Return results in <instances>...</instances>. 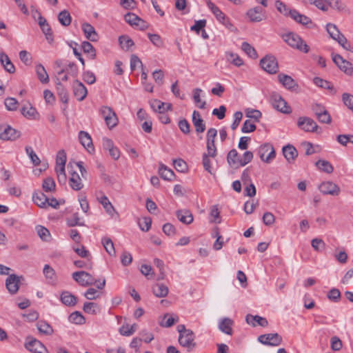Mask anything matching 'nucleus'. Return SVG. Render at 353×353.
<instances>
[{"label":"nucleus","instance_id":"nucleus-1","mask_svg":"<svg viewBox=\"0 0 353 353\" xmlns=\"http://www.w3.org/2000/svg\"><path fill=\"white\" fill-rule=\"evenodd\" d=\"M177 331L179 334V344L181 346L187 348L188 351L194 349L196 346L194 332L190 329H186L185 326L183 324L178 325Z\"/></svg>","mask_w":353,"mask_h":353},{"label":"nucleus","instance_id":"nucleus-2","mask_svg":"<svg viewBox=\"0 0 353 353\" xmlns=\"http://www.w3.org/2000/svg\"><path fill=\"white\" fill-rule=\"evenodd\" d=\"M326 30L330 37L332 39L336 41L343 49L353 52V47L347 41L346 37L339 31L336 25L333 23H327L326 25Z\"/></svg>","mask_w":353,"mask_h":353},{"label":"nucleus","instance_id":"nucleus-3","mask_svg":"<svg viewBox=\"0 0 353 353\" xmlns=\"http://www.w3.org/2000/svg\"><path fill=\"white\" fill-rule=\"evenodd\" d=\"M284 41L292 48H296L301 52L307 53L310 50L309 46L296 34L289 32L283 35Z\"/></svg>","mask_w":353,"mask_h":353},{"label":"nucleus","instance_id":"nucleus-4","mask_svg":"<svg viewBox=\"0 0 353 353\" xmlns=\"http://www.w3.org/2000/svg\"><path fill=\"white\" fill-rule=\"evenodd\" d=\"M99 114L104 119L107 127L111 130L118 125L119 119L112 108L103 105L99 108Z\"/></svg>","mask_w":353,"mask_h":353},{"label":"nucleus","instance_id":"nucleus-5","mask_svg":"<svg viewBox=\"0 0 353 353\" xmlns=\"http://www.w3.org/2000/svg\"><path fill=\"white\" fill-rule=\"evenodd\" d=\"M258 154L262 161L270 163L276 157V152L272 144L266 143L261 145L258 149Z\"/></svg>","mask_w":353,"mask_h":353},{"label":"nucleus","instance_id":"nucleus-6","mask_svg":"<svg viewBox=\"0 0 353 353\" xmlns=\"http://www.w3.org/2000/svg\"><path fill=\"white\" fill-rule=\"evenodd\" d=\"M270 101L273 108L276 110L284 114H289L291 112V108L288 105L285 99L279 94H272L270 97Z\"/></svg>","mask_w":353,"mask_h":353},{"label":"nucleus","instance_id":"nucleus-7","mask_svg":"<svg viewBox=\"0 0 353 353\" xmlns=\"http://www.w3.org/2000/svg\"><path fill=\"white\" fill-rule=\"evenodd\" d=\"M72 279L83 287L94 285L97 283V280L90 274L85 271L74 272Z\"/></svg>","mask_w":353,"mask_h":353},{"label":"nucleus","instance_id":"nucleus-8","mask_svg":"<svg viewBox=\"0 0 353 353\" xmlns=\"http://www.w3.org/2000/svg\"><path fill=\"white\" fill-rule=\"evenodd\" d=\"M206 4H207L208 8L211 10V12L215 16L216 19L221 23H222L227 28H230V26H232V23L230 22V21L227 18L226 15L219 9V7H217L210 0H207Z\"/></svg>","mask_w":353,"mask_h":353},{"label":"nucleus","instance_id":"nucleus-9","mask_svg":"<svg viewBox=\"0 0 353 353\" xmlns=\"http://www.w3.org/2000/svg\"><path fill=\"white\" fill-rule=\"evenodd\" d=\"M261 68L270 74H275L278 71V63L274 56L268 55L260 61Z\"/></svg>","mask_w":353,"mask_h":353},{"label":"nucleus","instance_id":"nucleus-10","mask_svg":"<svg viewBox=\"0 0 353 353\" xmlns=\"http://www.w3.org/2000/svg\"><path fill=\"white\" fill-rule=\"evenodd\" d=\"M258 340L264 345L278 346L282 342V337L277 333H270L259 336Z\"/></svg>","mask_w":353,"mask_h":353},{"label":"nucleus","instance_id":"nucleus-11","mask_svg":"<svg viewBox=\"0 0 353 353\" xmlns=\"http://www.w3.org/2000/svg\"><path fill=\"white\" fill-rule=\"evenodd\" d=\"M20 137V132L8 125L0 126V139L2 140H15Z\"/></svg>","mask_w":353,"mask_h":353},{"label":"nucleus","instance_id":"nucleus-12","mask_svg":"<svg viewBox=\"0 0 353 353\" xmlns=\"http://www.w3.org/2000/svg\"><path fill=\"white\" fill-rule=\"evenodd\" d=\"M297 125L301 130L309 132H315L318 128L316 123L311 118L307 117H299L297 121Z\"/></svg>","mask_w":353,"mask_h":353},{"label":"nucleus","instance_id":"nucleus-13","mask_svg":"<svg viewBox=\"0 0 353 353\" xmlns=\"http://www.w3.org/2000/svg\"><path fill=\"white\" fill-rule=\"evenodd\" d=\"M332 60L336 65L345 74L352 75L353 73V65L352 64L343 59V58L339 54H334L332 56Z\"/></svg>","mask_w":353,"mask_h":353},{"label":"nucleus","instance_id":"nucleus-14","mask_svg":"<svg viewBox=\"0 0 353 353\" xmlns=\"http://www.w3.org/2000/svg\"><path fill=\"white\" fill-rule=\"evenodd\" d=\"M246 15L252 22H260L265 18V12L261 7H254L248 10Z\"/></svg>","mask_w":353,"mask_h":353},{"label":"nucleus","instance_id":"nucleus-15","mask_svg":"<svg viewBox=\"0 0 353 353\" xmlns=\"http://www.w3.org/2000/svg\"><path fill=\"white\" fill-rule=\"evenodd\" d=\"M79 140L83 148L90 153L94 152V148L90 135L85 131L79 132Z\"/></svg>","mask_w":353,"mask_h":353},{"label":"nucleus","instance_id":"nucleus-16","mask_svg":"<svg viewBox=\"0 0 353 353\" xmlns=\"http://www.w3.org/2000/svg\"><path fill=\"white\" fill-rule=\"evenodd\" d=\"M74 95L79 101H83L87 96L88 90L79 81L75 80L72 84Z\"/></svg>","mask_w":353,"mask_h":353},{"label":"nucleus","instance_id":"nucleus-17","mask_svg":"<svg viewBox=\"0 0 353 353\" xmlns=\"http://www.w3.org/2000/svg\"><path fill=\"white\" fill-rule=\"evenodd\" d=\"M26 348L32 353H47L48 350L41 342L32 339L25 345Z\"/></svg>","mask_w":353,"mask_h":353},{"label":"nucleus","instance_id":"nucleus-18","mask_svg":"<svg viewBox=\"0 0 353 353\" xmlns=\"http://www.w3.org/2000/svg\"><path fill=\"white\" fill-rule=\"evenodd\" d=\"M36 14L38 15L39 25L43 32L45 34L46 39L50 42L52 41V32L49 24L47 23L46 19L43 18L39 12L36 11Z\"/></svg>","mask_w":353,"mask_h":353},{"label":"nucleus","instance_id":"nucleus-19","mask_svg":"<svg viewBox=\"0 0 353 353\" xmlns=\"http://www.w3.org/2000/svg\"><path fill=\"white\" fill-rule=\"evenodd\" d=\"M319 190L323 194L338 195L340 192L338 185L330 181L322 183Z\"/></svg>","mask_w":353,"mask_h":353},{"label":"nucleus","instance_id":"nucleus-20","mask_svg":"<svg viewBox=\"0 0 353 353\" xmlns=\"http://www.w3.org/2000/svg\"><path fill=\"white\" fill-rule=\"evenodd\" d=\"M125 21L131 26H135L143 30L146 28L145 22L134 13H128L124 16Z\"/></svg>","mask_w":353,"mask_h":353},{"label":"nucleus","instance_id":"nucleus-21","mask_svg":"<svg viewBox=\"0 0 353 353\" xmlns=\"http://www.w3.org/2000/svg\"><path fill=\"white\" fill-rule=\"evenodd\" d=\"M278 79L283 86L288 90H293L298 87V84L296 81L289 75L279 74L278 75Z\"/></svg>","mask_w":353,"mask_h":353},{"label":"nucleus","instance_id":"nucleus-22","mask_svg":"<svg viewBox=\"0 0 353 353\" xmlns=\"http://www.w3.org/2000/svg\"><path fill=\"white\" fill-rule=\"evenodd\" d=\"M82 30L84 33L85 38L91 41H97L99 36L94 28L88 23H83L82 24Z\"/></svg>","mask_w":353,"mask_h":353},{"label":"nucleus","instance_id":"nucleus-23","mask_svg":"<svg viewBox=\"0 0 353 353\" xmlns=\"http://www.w3.org/2000/svg\"><path fill=\"white\" fill-rule=\"evenodd\" d=\"M21 114L29 119L37 120L39 119V114L35 108H34L30 103H28L24 105L21 110Z\"/></svg>","mask_w":353,"mask_h":353},{"label":"nucleus","instance_id":"nucleus-24","mask_svg":"<svg viewBox=\"0 0 353 353\" xmlns=\"http://www.w3.org/2000/svg\"><path fill=\"white\" fill-rule=\"evenodd\" d=\"M19 279L15 274L10 275L6 281V286L9 292L15 294L19 290Z\"/></svg>","mask_w":353,"mask_h":353},{"label":"nucleus","instance_id":"nucleus-25","mask_svg":"<svg viewBox=\"0 0 353 353\" xmlns=\"http://www.w3.org/2000/svg\"><path fill=\"white\" fill-rule=\"evenodd\" d=\"M192 123L195 128V131L197 133H202L205 130V125L200 113L194 110L192 113Z\"/></svg>","mask_w":353,"mask_h":353},{"label":"nucleus","instance_id":"nucleus-26","mask_svg":"<svg viewBox=\"0 0 353 353\" xmlns=\"http://www.w3.org/2000/svg\"><path fill=\"white\" fill-rule=\"evenodd\" d=\"M150 106L154 112H157L161 114H163L172 108L171 103H163L157 99L152 101L150 102Z\"/></svg>","mask_w":353,"mask_h":353},{"label":"nucleus","instance_id":"nucleus-27","mask_svg":"<svg viewBox=\"0 0 353 353\" xmlns=\"http://www.w3.org/2000/svg\"><path fill=\"white\" fill-rule=\"evenodd\" d=\"M245 320L248 324L252 325V326L260 325L265 327L268 324L266 319L258 315L253 316L252 314H248Z\"/></svg>","mask_w":353,"mask_h":353},{"label":"nucleus","instance_id":"nucleus-28","mask_svg":"<svg viewBox=\"0 0 353 353\" xmlns=\"http://www.w3.org/2000/svg\"><path fill=\"white\" fill-rule=\"evenodd\" d=\"M69 185L74 190L78 191L83 188V185L78 173L74 172L69 179Z\"/></svg>","mask_w":353,"mask_h":353},{"label":"nucleus","instance_id":"nucleus-29","mask_svg":"<svg viewBox=\"0 0 353 353\" xmlns=\"http://www.w3.org/2000/svg\"><path fill=\"white\" fill-rule=\"evenodd\" d=\"M283 153L285 158L289 163L293 161L298 156L296 149L292 145L284 146L283 148Z\"/></svg>","mask_w":353,"mask_h":353},{"label":"nucleus","instance_id":"nucleus-30","mask_svg":"<svg viewBox=\"0 0 353 353\" xmlns=\"http://www.w3.org/2000/svg\"><path fill=\"white\" fill-rule=\"evenodd\" d=\"M0 62L7 72H8L9 73L14 72V65L11 62L8 56L3 52L0 53Z\"/></svg>","mask_w":353,"mask_h":353},{"label":"nucleus","instance_id":"nucleus-31","mask_svg":"<svg viewBox=\"0 0 353 353\" xmlns=\"http://www.w3.org/2000/svg\"><path fill=\"white\" fill-rule=\"evenodd\" d=\"M233 321L232 319L225 317L222 319L219 323V329L223 333L231 335L232 334V326Z\"/></svg>","mask_w":353,"mask_h":353},{"label":"nucleus","instance_id":"nucleus-32","mask_svg":"<svg viewBox=\"0 0 353 353\" xmlns=\"http://www.w3.org/2000/svg\"><path fill=\"white\" fill-rule=\"evenodd\" d=\"M32 200L39 208H46L48 198L42 192H37L33 194Z\"/></svg>","mask_w":353,"mask_h":353},{"label":"nucleus","instance_id":"nucleus-33","mask_svg":"<svg viewBox=\"0 0 353 353\" xmlns=\"http://www.w3.org/2000/svg\"><path fill=\"white\" fill-rule=\"evenodd\" d=\"M60 299L67 306H74L77 303V297L68 291L61 293Z\"/></svg>","mask_w":353,"mask_h":353},{"label":"nucleus","instance_id":"nucleus-34","mask_svg":"<svg viewBox=\"0 0 353 353\" xmlns=\"http://www.w3.org/2000/svg\"><path fill=\"white\" fill-rule=\"evenodd\" d=\"M168 292V288L163 283H157L152 286V292L157 297H165Z\"/></svg>","mask_w":353,"mask_h":353},{"label":"nucleus","instance_id":"nucleus-35","mask_svg":"<svg viewBox=\"0 0 353 353\" xmlns=\"http://www.w3.org/2000/svg\"><path fill=\"white\" fill-rule=\"evenodd\" d=\"M292 18L296 22L303 25L308 26L312 24V20L307 16L300 14L297 10H293Z\"/></svg>","mask_w":353,"mask_h":353},{"label":"nucleus","instance_id":"nucleus-36","mask_svg":"<svg viewBox=\"0 0 353 353\" xmlns=\"http://www.w3.org/2000/svg\"><path fill=\"white\" fill-rule=\"evenodd\" d=\"M35 71L38 79L42 83H48L49 82V76L42 64H37L35 67Z\"/></svg>","mask_w":353,"mask_h":353},{"label":"nucleus","instance_id":"nucleus-37","mask_svg":"<svg viewBox=\"0 0 353 353\" xmlns=\"http://www.w3.org/2000/svg\"><path fill=\"white\" fill-rule=\"evenodd\" d=\"M43 274L48 283L54 285L56 283V274L55 272L49 265H45L43 270Z\"/></svg>","mask_w":353,"mask_h":353},{"label":"nucleus","instance_id":"nucleus-38","mask_svg":"<svg viewBox=\"0 0 353 353\" xmlns=\"http://www.w3.org/2000/svg\"><path fill=\"white\" fill-rule=\"evenodd\" d=\"M178 219L185 224H190L193 221V216L188 210H179L176 212Z\"/></svg>","mask_w":353,"mask_h":353},{"label":"nucleus","instance_id":"nucleus-39","mask_svg":"<svg viewBox=\"0 0 353 353\" xmlns=\"http://www.w3.org/2000/svg\"><path fill=\"white\" fill-rule=\"evenodd\" d=\"M159 174L163 179L166 181H172L174 176V172L163 164L160 165Z\"/></svg>","mask_w":353,"mask_h":353},{"label":"nucleus","instance_id":"nucleus-40","mask_svg":"<svg viewBox=\"0 0 353 353\" xmlns=\"http://www.w3.org/2000/svg\"><path fill=\"white\" fill-rule=\"evenodd\" d=\"M81 48L84 53L88 54V57L94 59L96 57V52L93 46L88 41H83L81 43Z\"/></svg>","mask_w":353,"mask_h":353},{"label":"nucleus","instance_id":"nucleus-41","mask_svg":"<svg viewBox=\"0 0 353 353\" xmlns=\"http://www.w3.org/2000/svg\"><path fill=\"white\" fill-rule=\"evenodd\" d=\"M37 327L40 333L46 335H50L53 333L52 327L46 321H38Z\"/></svg>","mask_w":353,"mask_h":353},{"label":"nucleus","instance_id":"nucleus-42","mask_svg":"<svg viewBox=\"0 0 353 353\" xmlns=\"http://www.w3.org/2000/svg\"><path fill=\"white\" fill-rule=\"evenodd\" d=\"M101 243L105 250V251L110 255H115V249L112 241L108 237H103L101 239Z\"/></svg>","mask_w":353,"mask_h":353},{"label":"nucleus","instance_id":"nucleus-43","mask_svg":"<svg viewBox=\"0 0 353 353\" xmlns=\"http://www.w3.org/2000/svg\"><path fill=\"white\" fill-rule=\"evenodd\" d=\"M67 73L68 74L76 77L78 74V68L74 63H70L65 69H61L60 71H59L58 75H61L63 73Z\"/></svg>","mask_w":353,"mask_h":353},{"label":"nucleus","instance_id":"nucleus-44","mask_svg":"<svg viewBox=\"0 0 353 353\" xmlns=\"http://www.w3.org/2000/svg\"><path fill=\"white\" fill-rule=\"evenodd\" d=\"M57 90L58 95L60 98V100L61 102L66 103L68 101L69 99V95L66 90V89L64 88V86L60 83L58 82L57 83Z\"/></svg>","mask_w":353,"mask_h":353},{"label":"nucleus","instance_id":"nucleus-45","mask_svg":"<svg viewBox=\"0 0 353 353\" xmlns=\"http://www.w3.org/2000/svg\"><path fill=\"white\" fill-rule=\"evenodd\" d=\"M241 49L246 53V54L252 58V59H256L258 57L257 52L254 48L252 46L250 43L248 42H243L241 45Z\"/></svg>","mask_w":353,"mask_h":353},{"label":"nucleus","instance_id":"nucleus-46","mask_svg":"<svg viewBox=\"0 0 353 353\" xmlns=\"http://www.w3.org/2000/svg\"><path fill=\"white\" fill-rule=\"evenodd\" d=\"M202 92V90L200 88H195L193 90V100L196 105V106L200 109H205L206 103L205 101H203L201 99L200 94Z\"/></svg>","mask_w":353,"mask_h":353},{"label":"nucleus","instance_id":"nucleus-47","mask_svg":"<svg viewBox=\"0 0 353 353\" xmlns=\"http://www.w3.org/2000/svg\"><path fill=\"white\" fill-rule=\"evenodd\" d=\"M316 167L321 171L326 173H332L333 172V166L331 163L325 160H319L316 163Z\"/></svg>","mask_w":353,"mask_h":353},{"label":"nucleus","instance_id":"nucleus-48","mask_svg":"<svg viewBox=\"0 0 353 353\" xmlns=\"http://www.w3.org/2000/svg\"><path fill=\"white\" fill-rule=\"evenodd\" d=\"M68 320L70 322L77 325H82L85 321L84 316L77 311L71 313L68 317Z\"/></svg>","mask_w":353,"mask_h":353},{"label":"nucleus","instance_id":"nucleus-49","mask_svg":"<svg viewBox=\"0 0 353 353\" xmlns=\"http://www.w3.org/2000/svg\"><path fill=\"white\" fill-rule=\"evenodd\" d=\"M239 159L240 157L236 150L232 149L228 152L227 161L230 165H239Z\"/></svg>","mask_w":353,"mask_h":353},{"label":"nucleus","instance_id":"nucleus-50","mask_svg":"<svg viewBox=\"0 0 353 353\" xmlns=\"http://www.w3.org/2000/svg\"><path fill=\"white\" fill-rule=\"evenodd\" d=\"M275 6L277 10L285 16H290L292 17V12L293 10H290L287 6L281 0H276Z\"/></svg>","mask_w":353,"mask_h":353},{"label":"nucleus","instance_id":"nucleus-51","mask_svg":"<svg viewBox=\"0 0 353 353\" xmlns=\"http://www.w3.org/2000/svg\"><path fill=\"white\" fill-rule=\"evenodd\" d=\"M58 19L60 23L64 26H69L72 20L70 14L65 10L59 14Z\"/></svg>","mask_w":353,"mask_h":353},{"label":"nucleus","instance_id":"nucleus-52","mask_svg":"<svg viewBox=\"0 0 353 353\" xmlns=\"http://www.w3.org/2000/svg\"><path fill=\"white\" fill-rule=\"evenodd\" d=\"M119 41L121 48L125 50H128L134 45L133 41L126 35L119 37Z\"/></svg>","mask_w":353,"mask_h":353},{"label":"nucleus","instance_id":"nucleus-53","mask_svg":"<svg viewBox=\"0 0 353 353\" xmlns=\"http://www.w3.org/2000/svg\"><path fill=\"white\" fill-rule=\"evenodd\" d=\"M179 321V318L177 316H170L168 314H165L162 321L161 322V325L165 327H170L174 324L175 322Z\"/></svg>","mask_w":353,"mask_h":353},{"label":"nucleus","instance_id":"nucleus-54","mask_svg":"<svg viewBox=\"0 0 353 353\" xmlns=\"http://www.w3.org/2000/svg\"><path fill=\"white\" fill-rule=\"evenodd\" d=\"M43 189L46 192H52L55 190V182L52 177H48L43 180Z\"/></svg>","mask_w":353,"mask_h":353},{"label":"nucleus","instance_id":"nucleus-55","mask_svg":"<svg viewBox=\"0 0 353 353\" xmlns=\"http://www.w3.org/2000/svg\"><path fill=\"white\" fill-rule=\"evenodd\" d=\"M226 59L228 61L234 64L236 66H241L243 64V60L240 58V57L232 52H228L226 54Z\"/></svg>","mask_w":353,"mask_h":353},{"label":"nucleus","instance_id":"nucleus-56","mask_svg":"<svg viewBox=\"0 0 353 353\" xmlns=\"http://www.w3.org/2000/svg\"><path fill=\"white\" fill-rule=\"evenodd\" d=\"M313 82L318 87L330 90H332L334 89L330 82L324 80L320 77H314L313 79Z\"/></svg>","mask_w":353,"mask_h":353},{"label":"nucleus","instance_id":"nucleus-57","mask_svg":"<svg viewBox=\"0 0 353 353\" xmlns=\"http://www.w3.org/2000/svg\"><path fill=\"white\" fill-rule=\"evenodd\" d=\"M99 202L103 205V207L105 208L107 213L112 214V212L114 211V208L112 203L110 202L108 198L103 195L99 199Z\"/></svg>","mask_w":353,"mask_h":353},{"label":"nucleus","instance_id":"nucleus-58","mask_svg":"<svg viewBox=\"0 0 353 353\" xmlns=\"http://www.w3.org/2000/svg\"><path fill=\"white\" fill-rule=\"evenodd\" d=\"M327 6L339 11L345 9V5L340 0H324Z\"/></svg>","mask_w":353,"mask_h":353},{"label":"nucleus","instance_id":"nucleus-59","mask_svg":"<svg viewBox=\"0 0 353 353\" xmlns=\"http://www.w3.org/2000/svg\"><path fill=\"white\" fill-rule=\"evenodd\" d=\"M26 152L28 156L31 159L32 163L34 165H39L41 163V161L37 154L34 152L33 149L30 146L26 147Z\"/></svg>","mask_w":353,"mask_h":353},{"label":"nucleus","instance_id":"nucleus-60","mask_svg":"<svg viewBox=\"0 0 353 353\" xmlns=\"http://www.w3.org/2000/svg\"><path fill=\"white\" fill-rule=\"evenodd\" d=\"M342 101L344 105L353 112V95L346 92L343 93Z\"/></svg>","mask_w":353,"mask_h":353},{"label":"nucleus","instance_id":"nucleus-61","mask_svg":"<svg viewBox=\"0 0 353 353\" xmlns=\"http://www.w3.org/2000/svg\"><path fill=\"white\" fill-rule=\"evenodd\" d=\"M253 159V154L250 151H246L243 154L242 157H240L239 161V165L245 166L250 163Z\"/></svg>","mask_w":353,"mask_h":353},{"label":"nucleus","instance_id":"nucleus-62","mask_svg":"<svg viewBox=\"0 0 353 353\" xmlns=\"http://www.w3.org/2000/svg\"><path fill=\"white\" fill-rule=\"evenodd\" d=\"M37 232L40 238L44 241H48L50 238V234L49 230L43 226L38 225L37 227Z\"/></svg>","mask_w":353,"mask_h":353},{"label":"nucleus","instance_id":"nucleus-63","mask_svg":"<svg viewBox=\"0 0 353 353\" xmlns=\"http://www.w3.org/2000/svg\"><path fill=\"white\" fill-rule=\"evenodd\" d=\"M245 115L248 118L254 119L256 121L261 117L262 114L258 110L248 108L245 110Z\"/></svg>","mask_w":353,"mask_h":353},{"label":"nucleus","instance_id":"nucleus-64","mask_svg":"<svg viewBox=\"0 0 353 353\" xmlns=\"http://www.w3.org/2000/svg\"><path fill=\"white\" fill-rule=\"evenodd\" d=\"M97 304L92 302H86L84 303L83 310L85 313L94 314L97 313Z\"/></svg>","mask_w":353,"mask_h":353}]
</instances>
